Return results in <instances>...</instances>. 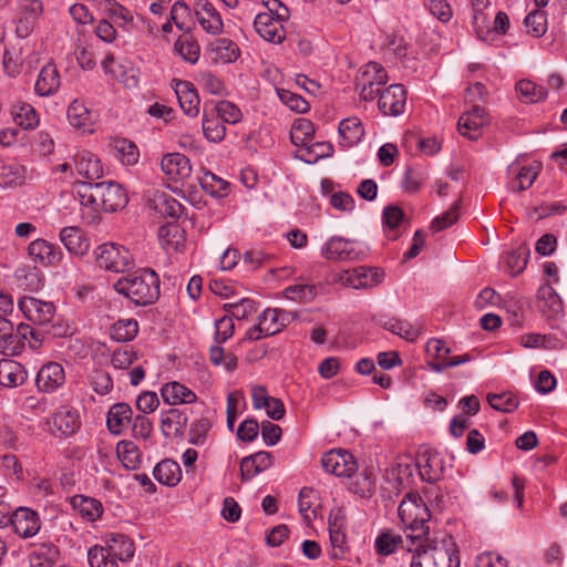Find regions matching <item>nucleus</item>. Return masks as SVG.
<instances>
[{
  "instance_id": "40",
  "label": "nucleus",
  "mask_w": 567,
  "mask_h": 567,
  "mask_svg": "<svg viewBox=\"0 0 567 567\" xmlns=\"http://www.w3.org/2000/svg\"><path fill=\"white\" fill-rule=\"evenodd\" d=\"M406 103V90L402 84H392L381 90L378 106H404Z\"/></svg>"
},
{
  "instance_id": "37",
  "label": "nucleus",
  "mask_w": 567,
  "mask_h": 567,
  "mask_svg": "<svg viewBox=\"0 0 567 567\" xmlns=\"http://www.w3.org/2000/svg\"><path fill=\"white\" fill-rule=\"evenodd\" d=\"M71 503L83 517H86L90 520L96 519L102 514V504L95 498L75 495L72 497Z\"/></svg>"
},
{
  "instance_id": "4",
  "label": "nucleus",
  "mask_w": 567,
  "mask_h": 567,
  "mask_svg": "<svg viewBox=\"0 0 567 567\" xmlns=\"http://www.w3.org/2000/svg\"><path fill=\"white\" fill-rule=\"evenodd\" d=\"M19 308L24 317L41 327L44 333L52 337H64L68 334L69 327L52 322L55 316V307L52 302L24 296L19 300Z\"/></svg>"
},
{
  "instance_id": "6",
  "label": "nucleus",
  "mask_w": 567,
  "mask_h": 567,
  "mask_svg": "<svg viewBox=\"0 0 567 567\" xmlns=\"http://www.w3.org/2000/svg\"><path fill=\"white\" fill-rule=\"evenodd\" d=\"M322 467L339 477H350L358 470L354 456L346 450H331L321 458Z\"/></svg>"
},
{
  "instance_id": "30",
  "label": "nucleus",
  "mask_w": 567,
  "mask_h": 567,
  "mask_svg": "<svg viewBox=\"0 0 567 567\" xmlns=\"http://www.w3.org/2000/svg\"><path fill=\"white\" fill-rule=\"evenodd\" d=\"M53 426L62 435H72L80 427L79 415L74 410L62 408L52 416Z\"/></svg>"
},
{
  "instance_id": "21",
  "label": "nucleus",
  "mask_w": 567,
  "mask_h": 567,
  "mask_svg": "<svg viewBox=\"0 0 567 567\" xmlns=\"http://www.w3.org/2000/svg\"><path fill=\"white\" fill-rule=\"evenodd\" d=\"M219 111L220 109H204L203 133L212 142H219L225 137L226 128Z\"/></svg>"
},
{
  "instance_id": "59",
  "label": "nucleus",
  "mask_w": 567,
  "mask_h": 567,
  "mask_svg": "<svg viewBox=\"0 0 567 567\" xmlns=\"http://www.w3.org/2000/svg\"><path fill=\"white\" fill-rule=\"evenodd\" d=\"M138 359L137 353L127 347L113 352L112 364L116 369H127Z\"/></svg>"
},
{
  "instance_id": "28",
  "label": "nucleus",
  "mask_w": 567,
  "mask_h": 567,
  "mask_svg": "<svg viewBox=\"0 0 567 567\" xmlns=\"http://www.w3.org/2000/svg\"><path fill=\"white\" fill-rule=\"evenodd\" d=\"M384 271L381 268L359 267L353 269L349 281L354 288L373 287L382 281Z\"/></svg>"
},
{
  "instance_id": "11",
  "label": "nucleus",
  "mask_w": 567,
  "mask_h": 567,
  "mask_svg": "<svg viewBox=\"0 0 567 567\" xmlns=\"http://www.w3.org/2000/svg\"><path fill=\"white\" fill-rule=\"evenodd\" d=\"M195 13L203 29L213 35H218L224 30L220 13L208 0H196Z\"/></svg>"
},
{
  "instance_id": "15",
  "label": "nucleus",
  "mask_w": 567,
  "mask_h": 567,
  "mask_svg": "<svg viewBox=\"0 0 567 567\" xmlns=\"http://www.w3.org/2000/svg\"><path fill=\"white\" fill-rule=\"evenodd\" d=\"M274 463L270 452L259 451L252 455L246 456L240 461V478L249 481L255 475L266 471Z\"/></svg>"
},
{
  "instance_id": "14",
  "label": "nucleus",
  "mask_w": 567,
  "mask_h": 567,
  "mask_svg": "<svg viewBox=\"0 0 567 567\" xmlns=\"http://www.w3.org/2000/svg\"><path fill=\"white\" fill-rule=\"evenodd\" d=\"M161 166L164 174L174 182H184L192 174L189 159L179 153L165 155L162 158Z\"/></svg>"
},
{
  "instance_id": "43",
  "label": "nucleus",
  "mask_w": 567,
  "mask_h": 567,
  "mask_svg": "<svg viewBox=\"0 0 567 567\" xmlns=\"http://www.w3.org/2000/svg\"><path fill=\"white\" fill-rule=\"evenodd\" d=\"M405 542H406V544H404L401 536L394 535L390 530L382 532L379 535V537L375 539V549H377L378 554L388 556V555L394 553V550L396 549L399 544H401L402 548H405V549H406L408 545H410L411 547L414 546L411 543H409L406 539H405Z\"/></svg>"
},
{
  "instance_id": "54",
  "label": "nucleus",
  "mask_w": 567,
  "mask_h": 567,
  "mask_svg": "<svg viewBox=\"0 0 567 567\" xmlns=\"http://www.w3.org/2000/svg\"><path fill=\"white\" fill-rule=\"evenodd\" d=\"M540 169L542 164L539 162H534L528 166H523L516 175V179L518 181L516 190L523 192L528 189L537 178Z\"/></svg>"
},
{
  "instance_id": "7",
  "label": "nucleus",
  "mask_w": 567,
  "mask_h": 567,
  "mask_svg": "<svg viewBox=\"0 0 567 567\" xmlns=\"http://www.w3.org/2000/svg\"><path fill=\"white\" fill-rule=\"evenodd\" d=\"M95 197L105 212H116L126 206L128 198L122 186L115 182L96 183Z\"/></svg>"
},
{
  "instance_id": "49",
  "label": "nucleus",
  "mask_w": 567,
  "mask_h": 567,
  "mask_svg": "<svg viewBox=\"0 0 567 567\" xmlns=\"http://www.w3.org/2000/svg\"><path fill=\"white\" fill-rule=\"evenodd\" d=\"M460 210H461V199L455 202L452 207L442 214L441 216L435 217L431 223V230L433 231H441L453 224H455L460 218Z\"/></svg>"
},
{
  "instance_id": "22",
  "label": "nucleus",
  "mask_w": 567,
  "mask_h": 567,
  "mask_svg": "<svg viewBox=\"0 0 567 567\" xmlns=\"http://www.w3.org/2000/svg\"><path fill=\"white\" fill-rule=\"evenodd\" d=\"M70 124L82 133H93L99 121V114L93 109H68Z\"/></svg>"
},
{
  "instance_id": "29",
  "label": "nucleus",
  "mask_w": 567,
  "mask_h": 567,
  "mask_svg": "<svg viewBox=\"0 0 567 567\" xmlns=\"http://www.w3.org/2000/svg\"><path fill=\"white\" fill-rule=\"evenodd\" d=\"M315 134V126L311 121L307 118H297L290 130V140L296 146H303L307 154L310 155L311 151L308 144L312 141Z\"/></svg>"
},
{
  "instance_id": "12",
  "label": "nucleus",
  "mask_w": 567,
  "mask_h": 567,
  "mask_svg": "<svg viewBox=\"0 0 567 567\" xmlns=\"http://www.w3.org/2000/svg\"><path fill=\"white\" fill-rule=\"evenodd\" d=\"M64 380L63 367L58 362H49L39 370L35 384L41 392L51 393L58 390Z\"/></svg>"
},
{
  "instance_id": "32",
  "label": "nucleus",
  "mask_w": 567,
  "mask_h": 567,
  "mask_svg": "<svg viewBox=\"0 0 567 567\" xmlns=\"http://www.w3.org/2000/svg\"><path fill=\"white\" fill-rule=\"evenodd\" d=\"M29 255L45 265H53L60 260V252L44 239L33 240L28 247Z\"/></svg>"
},
{
  "instance_id": "62",
  "label": "nucleus",
  "mask_w": 567,
  "mask_h": 567,
  "mask_svg": "<svg viewBox=\"0 0 567 567\" xmlns=\"http://www.w3.org/2000/svg\"><path fill=\"white\" fill-rule=\"evenodd\" d=\"M317 498V493L311 487H303L299 493V511L306 520H310L309 511Z\"/></svg>"
},
{
  "instance_id": "64",
  "label": "nucleus",
  "mask_w": 567,
  "mask_h": 567,
  "mask_svg": "<svg viewBox=\"0 0 567 567\" xmlns=\"http://www.w3.org/2000/svg\"><path fill=\"white\" fill-rule=\"evenodd\" d=\"M43 12V6L40 0H19L18 14L39 19Z\"/></svg>"
},
{
  "instance_id": "26",
  "label": "nucleus",
  "mask_w": 567,
  "mask_h": 567,
  "mask_svg": "<svg viewBox=\"0 0 567 567\" xmlns=\"http://www.w3.org/2000/svg\"><path fill=\"white\" fill-rule=\"evenodd\" d=\"M110 147L124 165H134L138 162L140 152L134 142L124 137H114L110 141Z\"/></svg>"
},
{
  "instance_id": "60",
  "label": "nucleus",
  "mask_w": 567,
  "mask_h": 567,
  "mask_svg": "<svg viewBox=\"0 0 567 567\" xmlns=\"http://www.w3.org/2000/svg\"><path fill=\"white\" fill-rule=\"evenodd\" d=\"M120 457L126 468L134 470L140 461L138 449L132 442H125L122 452H120Z\"/></svg>"
},
{
  "instance_id": "48",
  "label": "nucleus",
  "mask_w": 567,
  "mask_h": 567,
  "mask_svg": "<svg viewBox=\"0 0 567 567\" xmlns=\"http://www.w3.org/2000/svg\"><path fill=\"white\" fill-rule=\"evenodd\" d=\"M280 313L277 309H266L259 317L261 326L264 328V336H274L278 333L284 327H286V322H279Z\"/></svg>"
},
{
  "instance_id": "25",
  "label": "nucleus",
  "mask_w": 567,
  "mask_h": 567,
  "mask_svg": "<svg viewBox=\"0 0 567 567\" xmlns=\"http://www.w3.org/2000/svg\"><path fill=\"white\" fill-rule=\"evenodd\" d=\"M370 72L374 73L373 80L375 82L369 81L368 84L363 85V87H362V90L360 92V96L365 102H371L375 97L379 99L380 93H381V87L380 86L384 82V79L386 78L385 71L377 62H370L367 65V70L364 72V74H369Z\"/></svg>"
},
{
  "instance_id": "27",
  "label": "nucleus",
  "mask_w": 567,
  "mask_h": 567,
  "mask_svg": "<svg viewBox=\"0 0 567 567\" xmlns=\"http://www.w3.org/2000/svg\"><path fill=\"white\" fill-rule=\"evenodd\" d=\"M161 393L163 400L171 405L196 401V394L178 382L166 383L162 388Z\"/></svg>"
},
{
  "instance_id": "16",
  "label": "nucleus",
  "mask_w": 567,
  "mask_h": 567,
  "mask_svg": "<svg viewBox=\"0 0 567 567\" xmlns=\"http://www.w3.org/2000/svg\"><path fill=\"white\" fill-rule=\"evenodd\" d=\"M27 380L24 367L11 359L0 360V385L3 388H17Z\"/></svg>"
},
{
  "instance_id": "50",
  "label": "nucleus",
  "mask_w": 567,
  "mask_h": 567,
  "mask_svg": "<svg viewBox=\"0 0 567 567\" xmlns=\"http://www.w3.org/2000/svg\"><path fill=\"white\" fill-rule=\"evenodd\" d=\"M87 559L91 567H117V559L105 547L91 548Z\"/></svg>"
},
{
  "instance_id": "9",
  "label": "nucleus",
  "mask_w": 567,
  "mask_h": 567,
  "mask_svg": "<svg viewBox=\"0 0 567 567\" xmlns=\"http://www.w3.org/2000/svg\"><path fill=\"white\" fill-rule=\"evenodd\" d=\"M10 525L20 537L30 538L39 533L41 522L33 509L19 507L11 514Z\"/></svg>"
},
{
  "instance_id": "61",
  "label": "nucleus",
  "mask_w": 567,
  "mask_h": 567,
  "mask_svg": "<svg viewBox=\"0 0 567 567\" xmlns=\"http://www.w3.org/2000/svg\"><path fill=\"white\" fill-rule=\"evenodd\" d=\"M259 432V424L255 419H247L240 423L237 437L243 442H252Z\"/></svg>"
},
{
  "instance_id": "34",
  "label": "nucleus",
  "mask_w": 567,
  "mask_h": 567,
  "mask_svg": "<svg viewBox=\"0 0 567 567\" xmlns=\"http://www.w3.org/2000/svg\"><path fill=\"white\" fill-rule=\"evenodd\" d=\"M158 238L167 251H177L185 240L184 230L176 224L159 227Z\"/></svg>"
},
{
  "instance_id": "42",
  "label": "nucleus",
  "mask_w": 567,
  "mask_h": 567,
  "mask_svg": "<svg viewBox=\"0 0 567 567\" xmlns=\"http://www.w3.org/2000/svg\"><path fill=\"white\" fill-rule=\"evenodd\" d=\"M486 400L494 410L503 413H511L519 405L517 396L512 392L488 393Z\"/></svg>"
},
{
  "instance_id": "10",
  "label": "nucleus",
  "mask_w": 567,
  "mask_h": 567,
  "mask_svg": "<svg viewBox=\"0 0 567 567\" xmlns=\"http://www.w3.org/2000/svg\"><path fill=\"white\" fill-rule=\"evenodd\" d=\"M254 28L268 42L279 44L286 39L282 21L275 19L270 13H258L254 20Z\"/></svg>"
},
{
  "instance_id": "23",
  "label": "nucleus",
  "mask_w": 567,
  "mask_h": 567,
  "mask_svg": "<svg viewBox=\"0 0 567 567\" xmlns=\"http://www.w3.org/2000/svg\"><path fill=\"white\" fill-rule=\"evenodd\" d=\"M106 550L117 560L126 561L134 556L135 546L124 534H111L106 539Z\"/></svg>"
},
{
  "instance_id": "38",
  "label": "nucleus",
  "mask_w": 567,
  "mask_h": 567,
  "mask_svg": "<svg viewBox=\"0 0 567 567\" xmlns=\"http://www.w3.org/2000/svg\"><path fill=\"white\" fill-rule=\"evenodd\" d=\"M27 330H29V326L20 323L17 331L12 332V338H2L0 340V348L2 351L9 355H17L21 353L24 348L23 340H27Z\"/></svg>"
},
{
  "instance_id": "2",
  "label": "nucleus",
  "mask_w": 567,
  "mask_h": 567,
  "mask_svg": "<svg viewBox=\"0 0 567 567\" xmlns=\"http://www.w3.org/2000/svg\"><path fill=\"white\" fill-rule=\"evenodd\" d=\"M114 289L135 305L147 306L159 297V278L154 270L145 268L120 278Z\"/></svg>"
},
{
  "instance_id": "24",
  "label": "nucleus",
  "mask_w": 567,
  "mask_h": 567,
  "mask_svg": "<svg viewBox=\"0 0 567 567\" xmlns=\"http://www.w3.org/2000/svg\"><path fill=\"white\" fill-rule=\"evenodd\" d=\"M78 174L89 181H95L103 176L101 161L90 152H83L75 158Z\"/></svg>"
},
{
  "instance_id": "57",
  "label": "nucleus",
  "mask_w": 567,
  "mask_h": 567,
  "mask_svg": "<svg viewBox=\"0 0 567 567\" xmlns=\"http://www.w3.org/2000/svg\"><path fill=\"white\" fill-rule=\"evenodd\" d=\"M156 208L161 214L169 217H178L182 213V205L175 198L161 194L155 199Z\"/></svg>"
},
{
  "instance_id": "19",
  "label": "nucleus",
  "mask_w": 567,
  "mask_h": 567,
  "mask_svg": "<svg viewBox=\"0 0 567 567\" xmlns=\"http://www.w3.org/2000/svg\"><path fill=\"white\" fill-rule=\"evenodd\" d=\"M60 74L54 63H47L40 71L34 85L41 96L53 94L60 87Z\"/></svg>"
},
{
  "instance_id": "55",
  "label": "nucleus",
  "mask_w": 567,
  "mask_h": 567,
  "mask_svg": "<svg viewBox=\"0 0 567 567\" xmlns=\"http://www.w3.org/2000/svg\"><path fill=\"white\" fill-rule=\"evenodd\" d=\"M225 310L230 311L231 317L237 320H244L257 312L255 301L250 299H240L238 302L225 305Z\"/></svg>"
},
{
  "instance_id": "44",
  "label": "nucleus",
  "mask_w": 567,
  "mask_h": 567,
  "mask_svg": "<svg viewBox=\"0 0 567 567\" xmlns=\"http://www.w3.org/2000/svg\"><path fill=\"white\" fill-rule=\"evenodd\" d=\"M175 95L178 100V106H197L199 104V97L196 89L190 82L178 81L174 87Z\"/></svg>"
},
{
  "instance_id": "41",
  "label": "nucleus",
  "mask_w": 567,
  "mask_h": 567,
  "mask_svg": "<svg viewBox=\"0 0 567 567\" xmlns=\"http://www.w3.org/2000/svg\"><path fill=\"white\" fill-rule=\"evenodd\" d=\"M383 328L394 334L400 336L406 341H415L420 333L421 329L413 327L410 322L400 319H389L383 323Z\"/></svg>"
},
{
  "instance_id": "63",
  "label": "nucleus",
  "mask_w": 567,
  "mask_h": 567,
  "mask_svg": "<svg viewBox=\"0 0 567 567\" xmlns=\"http://www.w3.org/2000/svg\"><path fill=\"white\" fill-rule=\"evenodd\" d=\"M476 567H508V561L495 551H486L477 556Z\"/></svg>"
},
{
  "instance_id": "51",
  "label": "nucleus",
  "mask_w": 567,
  "mask_h": 567,
  "mask_svg": "<svg viewBox=\"0 0 567 567\" xmlns=\"http://www.w3.org/2000/svg\"><path fill=\"white\" fill-rule=\"evenodd\" d=\"M424 460V465H419L420 475L424 482L433 483L440 478L442 468L439 467L440 460L436 455H431L429 453H424L422 455Z\"/></svg>"
},
{
  "instance_id": "33",
  "label": "nucleus",
  "mask_w": 567,
  "mask_h": 567,
  "mask_svg": "<svg viewBox=\"0 0 567 567\" xmlns=\"http://www.w3.org/2000/svg\"><path fill=\"white\" fill-rule=\"evenodd\" d=\"M154 477L167 486L176 485L181 480V467L178 463L172 460H164L154 467Z\"/></svg>"
},
{
  "instance_id": "45",
  "label": "nucleus",
  "mask_w": 567,
  "mask_h": 567,
  "mask_svg": "<svg viewBox=\"0 0 567 567\" xmlns=\"http://www.w3.org/2000/svg\"><path fill=\"white\" fill-rule=\"evenodd\" d=\"M528 256L529 248L526 245H520L517 249L508 252L505 262L509 271L513 275L520 274L526 268Z\"/></svg>"
},
{
  "instance_id": "20",
  "label": "nucleus",
  "mask_w": 567,
  "mask_h": 567,
  "mask_svg": "<svg viewBox=\"0 0 567 567\" xmlns=\"http://www.w3.org/2000/svg\"><path fill=\"white\" fill-rule=\"evenodd\" d=\"M132 409L127 403L121 402L111 406L107 413L106 425L112 434H121L132 421Z\"/></svg>"
},
{
  "instance_id": "53",
  "label": "nucleus",
  "mask_w": 567,
  "mask_h": 567,
  "mask_svg": "<svg viewBox=\"0 0 567 567\" xmlns=\"http://www.w3.org/2000/svg\"><path fill=\"white\" fill-rule=\"evenodd\" d=\"M527 32L534 37H542L547 30L546 13L540 10L530 12L524 20Z\"/></svg>"
},
{
  "instance_id": "39",
  "label": "nucleus",
  "mask_w": 567,
  "mask_h": 567,
  "mask_svg": "<svg viewBox=\"0 0 567 567\" xmlns=\"http://www.w3.org/2000/svg\"><path fill=\"white\" fill-rule=\"evenodd\" d=\"M138 332V323L134 319H121L112 324L110 333L118 342L133 340Z\"/></svg>"
},
{
  "instance_id": "3",
  "label": "nucleus",
  "mask_w": 567,
  "mask_h": 567,
  "mask_svg": "<svg viewBox=\"0 0 567 567\" xmlns=\"http://www.w3.org/2000/svg\"><path fill=\"white\" fill-rule=\"evenodd\" d=\"M399 517L405 526L406 540L412 545L429 534L431 512L417 492L408 493L399 505Z\"/></svg>"
},
{
  "instance_id": "52",
  "label": "nucleus",
  "mask_w": 567,
  "mask_h": 567,
  "mask_svg": "<svg viewBox=\"0 0 567 567\" xmlns=\"http://www.w3.org/2000/svg\"><path fill=\"white\" fill-rule=\"evenodd\" d=\"M537 297L544 302L553 313H559L563 310V302L555 289L549 285H543L537 292Z\"/></svg>"
},
{
  "instance_id": "58",
  "label": "nucleus",
  "mask_w": 567,
  "mask_h": 567,
  "mask_svg": "<svg viewBox=\"0 0 567 567\" xmlns=\"http://www.w3.org/2000/svg\"><path fill=\"white\" fill-rule=\"evenodd\" d=\"M16 124L24 130H32L39 124V115L35 109H19L17 113H11Z\"/></svg>"
},
{
  "instance_id": "56",
  "label": "nucleus",
  "mask_w": 567,
  "mask_h": 567,
  "mask_svg": "<svg viewBox=\"0 0 567 567\" xmlns=\"http://www.w3.org/2000/svg\"><path fill=\"white\" fill-rule=\"evenodd\" d=\"M317 289L311 285H293L285 289V297L291 300L308 302L315 299Z\"/></svg>"
},
{
  "instance_id": "47",
  "label": "nucleus",
  "mask_w": 567,
  "mask_h": 567,
  "mask_svg": "<svg viewBox=\"0 0 567 567\" xmlns=\"http://www.w3.org/2000/svg\"><path fill=\"white\" fill-rule=\"evenodd\" d=\"M199 183L206 192H208L213 196L218 197L224 196L229 188L228 182L216 176L210 172H206L204 176L199 179Z\"/></svg>"
},
{
  "instance_id": "18",
  "label": "nucleus",
  "mask_w": 567,
  "mask_h": 567,
  "mask_svg": "<svg viewBox=\"0 0 567 567\" xmlns=\"http://www.w3.org/2000/svg\"><path fill=\"white\" fill-rule=\"evenodd\" d=\"M60 239L68 251L74 255L82 256L90 247L84 231L79 227H64L60 233Z\"/></svg>"
},
{
  "instance_id": "31",
  "label": "nucleus",
  "mask_w": 567,
  "mask_h": 567,
  "mask_svg": "<svg viewBox=\"0 0 567 567\" xmlns=\"http://www.w3.org/2000/svg\"><path fill=\"white\" fill-rule=\"evenodd\" d=\"M516 91L519 95L520 102L524 104L540 103L545 101L547 96V90L530 80L518 81L516 83Z\"/></svg>"
},
{
  "instance_id": "35",
  "label": "nucleus",
  "mask_w": 567,
  "mask_h": 567,
  "mask_svg": "<svg viewBox=\"0 0 567 567\" xmlns=\"http://www.w3.org/2000/svg\"><path fill=\"white\" fill-rule=\"evenodd\" d=\"M212 52L215 53V59L224 63L236 61L240 55L238 45L230 39L219 38L210 43Z\"/></svg>"
},
{
  "instance_id": "13",
  "label": "nucleus",
  "mask_w": 567,
  "mask_h": 567,
  "mask_svg": "<svg viewBox=\"0 0 567 567\" xmlns=\"http://www.w3.org/2000/svg\"><path fill=\"white\" fill-rule=\"evenodd\" d=\"M322 255L326 259L333 261H351L362 259L364 252L349 247V240L332 237L322 249Z\"/></svg>"
},
{
  "instance_id": "5",
  "label": "nucleus",
  "mask_w": 567,
  "mask_h": 567,
  "mask_svg": "<svg viewBox=\"0 0 567 567\" xmlns=\"http://www.w3.org/2000/svg\"><path fill=\"white\" fill-rule=\"evenodd\" d=\"M96 265L107 271L124 272L133 265L130 251L121 245L107 243L100 245L95 250Z\"/></svg>"
},
{
  "instance_id": "17",
  "label": "nucleus",
  "mask_w": 567,
  "mask_h": 567,
  "mask_svg": "<svg viewBox=\"0 0 567 567\" xmlns=\"http://www.w3.org/2000/svg\"><path fill=\"white\" fill-rule=\"evenodd\" d=\"M188 417L183 410L169 409L162 414L161 430L166 437L183 435Z\"/></svg>"
},
{
  "instance_id": "8",
  "label": "nucleus",
  "mask_w": 567,
  "mask_h": 567,
  "mask_svg": "<svg viewBox=\"0 0 567 567\" xmlns=\"http://www.w3.org/2000/svg\"><path fill=\"white\" fill-rule=\"evenodd\" d=\"M491 122V116L486 109H468L458 118V132L470 138L477 140L481 135V128Z\"/></svg>"
},
{
  "instance_id": "1",
  "label": "nucleus",
  "mask_w": 567,
  "mask_h": 567,
  "mask_svg": "<svg viewBox=\"0 0 567 567\" xmlns=\"http://www.w3.org/2000/svg\"><path fill=\"white\" fill-rule=\"evenodd\" d=\"M406 551L409 567H460L458 549L450 535L421 538L414 547L408 545Z\"/></svg>"
},
{
  "instance_id": "46",
  "label": "nucleus",
  "mask_w": 567,
  "mask_h": 567,
  "mask_svg": "<svg viewBox=\"0 0 567 567\" xmlns=\"http://www.w3.org/2000/svg\"><path fill=\"white\" fill-rule=\"evenodd\" d=\"M175 51L187 62L195 63L199 58V45L190 37H179L175 42Z\"/></svg>"
},
{
  "instance_id": "36",
  "label": "nucleus",
  "mask_w": 567,
  "mask_h": 567,
  "mask_svg": "<svg viewBox=\"0 0 567 567\" xmlns=\"http://www.w3.org/2000/svg\"><path fill=\"white\" fill-rule=\"evenodd\" d=\"M339 134L346 141L347 146H352L364 136L363 125L360 118L352 116L341 121Z\"/></svg>"
}]
</instances>
